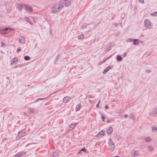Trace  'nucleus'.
<instances>
[{"label": "nucleus", "instance_id": "nucleus-1", "mask_svg": "<svg viewBox=\"0 0 157 157\" xmlns=\"http://www.w3.org/2000/svg\"><path fill=\"white\" fill-rule=\"evenodd\" d=\"M13 30V29L9 28H6L0 30V33L3 35L8 34L11 31Z\"/></svg>", "mask_w": 157, "mask_h": 157}, {"label": "nucleus", "instance_id": "nucleus-2", "mask_svg": "<svg viewBox=\"0 0 157 157\" xmlns=\"http://www.w3.org/2000/svg\"><path fill=\"white\" fill-rule=\"evenodd\" d=\"M108 140L109 149L110 151H113L114 150L115 147V144L110 138H109Z\"/></svg>", "mask_w": 157, "mask_h": 157}, {"label": "nucleus", "instance_id": "nucleus-3", "mask_svg": "<svg viewBox=\"0 0 157 157\" xmlns=\"http://www.w3.org/2000/svg\"><path fill=\"white\" fill-rule=\"evenodd\" d=\"M26 135L25 130H22L18 132V135L16 137V140H18L20 138H21Z\"/></svg>", "mask_w": 157, "mask_h": 157}, {"label": "nucleus", "instance_id": "nucleus-4", "mask_svg": "<svg viewBox=\"0 0 157 157\" xmlns=\"http://www.w3.org/2000/svg\"><path fill=\"white\" fill-rule=\"evenodd\" d=\"M63 7V6L61 5L59 6H54L52 8V11L54 13H56L59 11Z\"/></svg>", "mask_w": 157, "mask_h": 157}, {"label": "nucleus", "instance_id": "nucleus-5", "mask_svg": "<svg viewBox=\"0 0 157 157\" xmlns=\"http://www.w3.org/2000/svg\"><path fill=\"white\" fill-rule=\"evenodd\" d=\"M144 24L145 26L148 28H151L152 27L150 21L148 20H146L145 21Z\"/></svg>", "mask_w": 157, "mask_h": 157}, {"label": "nucleus", "instance_id": "nucleus-6", "mask_svg": "<svg viewBox=\"0 0 157 157\" xmlns=\"http://www.w3.org/2000/svg\"><path fill=\"white\" fill-rule=\"evenodd\" d=\"M139 155L138 151L132 150L131 153V155L133 157H135Z\"/></svg>", "mask_w": 157, "mask_h": 157}, {"label": "nucleus", "instance_id": "nucleus-7", "mask_svg": "<svg viewBox=\"0 0 157 157\" xmlns=\"http://www.w3.org/2000/svg\"><path fill=\"white\" fill-rule=\"evenodd\" d=\"M26 154V152H19L16 154L15 155V157H21L25 155Z\"/></svg>", "mask_w": 157, "mask_h": 157}, {"label": "nucleus", "instance_id": "nucleus-8", "mask_svg": "<svg viewBox=\"0 0 157 157\" xmlns=\"http://www.w3.org/2000/svg\"><path fill=\"white\" fill-rule=\"evenodd\" d=\"M104 134V132L103 131H101L97 134L96 136L98 138H101Z\"/></svg>", "mask_w": 157, "mask_h": 157}, {"label": "nucleus", "instance_id": "nucleus-9", "mask_svg": "<svg viewBox=\"0 0 157 157\" xmlns=\"http://www.w3.org/2000/svg\"><path fill=\"white\" fill-rule=\"evenodd\" d=\"M78 124V123H75L70 125L69 127V130H71L72 129L75 128V127Z\"/></svg>", "mask_w": 157, "mask_h": 157}, {"label": "nucleus", "instance_id": "nucleus-10", "mask_svg": "<svg viewBox=\"0 0 157 157\" xmlns=\"http://www.w3.org/2000/svg\"><path fill=\"white\" fill-rule=\"evenodd\" d=\"M25 8L28 11L32 12L33 11L32 7L30 6L27 5H25Z\"/></svg>", "mask_w": 157, "mask_h": 157}, {"label": "nucleus", "instance_id": "nucleus-11", "mask_svg": "<svg viewBox=\"0 0 157 157\" xmlns=\"http://www.w3.org/2000/svg\"><path fill=\"white\" fill-rule=\"evenodd\" d=\"M113 131V128L112 127H109L106 131L107 133L108 134H111Z\"/></svg>", "mask_w": 157, "mask_h": 157}, {"label": "nucleus", "instance_id": "nucleus-12", "mask_svg": "<svg viewBox=\"0 0 157 157\" xmlns=\"http://www.w3.org/2000/svg\"><path fill=\"white\" fill-rule=\"evenodd\" d=\"M70 99V97L66 96L63 99V101L65 103H67L68 101Z\"/></svg>", "mask_w": 157, "mask_h": 157}, {"label": "nucleus", "instance_id": "nucleus-13", "mask_svg": "<svg viewBox=\"0 0 157 157\" xmlns=\"http://www.w3.org/2000/svg\"><path fill=\"white\" fill-rule=\"evenodd\" d=\"M111 68V67L110 66H108L104 70L103 73L104 74H105L107 73L108 71Z\"/></svg>", "mask_w": 157, "mask_h": 157}, {"label": "nucleus", "instance_id": "nucleus-14", "mask_svg": "<svg viewBox=\"0 0 157 157\" xmlns=\"http://www.w3.org/2000/svg\"><path fill=\"white\" fill-rule=\"evenodd\" d=\"M129 117L130 119H132L133 120L135 119V116L132 113L130 114Z\"/></svg>", "mask_w": 157, "mask_h": 157}, {"label": "nucleus", "instance_id": "nucleus-15", "mask_svg": "<svg viewBox=\"0 0 157 157\" xmlns=\"http://www.w3.org/2000/svg\"><path fill=\"white\" fill-rule=\"evenodd\" d=\"M81 104H79L76 106V108L75 109V111H77L80 109H81Z\"/></svg>", "mask_w": 157, "mask_h": 157}, {"label": "nucleus", "instance_id": "nucleus-16", "mask_svg": "<svg viewBox=\"0 0 157 157\" xmlns=\"http://www.w3.org/2000/svg\"><path fill=\"white\" fill-rule=\"evenodd\" d=\"M152 131L153 132H155L157 131V127L155 126H152Z\"/></svg>", "mask_w": 157, "mask_h": 157}, {"label": "nucleus", "instance_id": "nucleus-17", "mask_svg": "<svg viewBox=\"0 0 157 157\" xmlns=\"http://www.w3.org/2000/svg\"><path fill=\"white\" fill-rule=\"evenodd\" d=\"M133 40V44L135 45H139V42L138 40Z\"/></svg>", "mask_w": 157, "mask_h": 157}, {"label": "nucleus", "instance_id": "nucleus-18", "mask_svg": "<svg viewBox=\"0 0 157 157\" xmlns=\"http://www.w3.org/2000/svg\"><path fill=\"white\" fill-rule=\"evenodd\" d=\"M17 61V59L16 58H14L13 60L11 61V64H13L15 63Z\"/></svg>", "mask_w": 157, "mask_h": 157}, {"label": "nucleus", "instance_id": "nucleus-19", "mask_svg": "<svg viewBox=\"0 0 157 157\" xmlns=\"http://www.w3.org/2000/svg\"><path fill=\"white\" fill-rule=\"evenodd\" d=\"M117 60L118 61H121L122 60V57L120 55H117Z\"/></svg>", "mask_w": 157, "mask_h": 157}, {"label": "nucleus", "instance_id": "nucleus-20", "mask_svg": "<svg viewBox=\"0 0 157 157\" xmlns=\"http://www.w3.org/2000/svg\"><path fill=\"white\" fill-rule=\"evenodd\" d=\"M17 8L19 10H21L23 8V6L20 4H18L17 5Z\"/></svg>", "mask_w": 157, "mask_h": 157}, {"label": "nucleus", "instance_id": "nucleus-21", "mask_svg": "<svg viewBox=\"0 0 157 157\" xmlns=\"http://www.w3.org/2000/svg\"><path fill=\"white\" fill-rule=\"evenodd\" d=\"M148 151H152L153 150V148L151 146H149L147 148Z\"/></svg>", "mask_w": 157, "mask_h": 157}, {"label": "nucleus", "instance_id": "nucleus-22", "mask_svg": "<svg viewBox=\"0 0 157 157\" xmlns=\"http://www.w3.org/2000/svg\"><path fill=\"white\" fill-rule=\"evenodd\" d=\"M29 110L31 112L33 113L35 112V109H34L32 108H29Z\"/></svg>", "mask_w": 157, "mask_h": 157}, {"label": "nucleus", "instance_id": "nucleus-23", "mask_svg": "<svg viewBox=\"0 0 157 157\" xmlns=\"http://www.w3.org/2000/svg\"><path fill=\"white\" fill-rule=\"evenodd\" d=\"M151 140V139L149 137H147L145 139V141L147 142H150Z\"/></svg>", "mask_w": 157, "mask_h": 157}, {"label": "nucleus", "instance_id": "nucleus-24", "mask_svg": "<svg viewBox=\"0 0 157 157\" xmlns=\"http://www.w3.org/2000/svg\"><path fill=\"white\" fill-rule=\"evenodd\" d=\"M53 157H58V155L57 152H55L53 153Z\"/></svg>", "mask_w": 157, "mask_h": 157}, {"label": "nucleus", "instance_id": "nucleus-25", "mask_svg": "<svg viewBox=\"0 0 157 157\" xmlns=\"http://www.w3.org/2000/svg\"><path fill=\"white\" fill-rule=\"evenodd\" d=\"M24 59L26 60H29L30 59V58L29 56H26L24 57Z\"/></svg>", "mask_w": 157, "mask_h": 157}, {"label": "nucleus", "instance_id": "nucleus-26", "mask_svg": "<svg viewBox=\"0 0 157 157\" xmlns=\"http://www.w3.org/2000/svg\"><path fill=\"white\" fill-rule=\"evenodd\" d=\"M150 114L153 116L156 115L155 113L154 112V110L150 112Z\"/></svg>", "mask_w": 157, "mask_h": 157}, {"label": "nucleus", "instance_id": "nucleus-27", "mask_svg": "<svg viewBox=\"0 0 157 157\" xmlns=\"http://www.w3.org/2000/svg\"><path fill=\"white\" fill-rule=\"evenodd\" d=\"M71 4V2L69 1H67L65 2V5L67 6H68Z\"/></svg>", "mask_w": 157, "mask_h": 157}, {"label": "nucleus", "instance_id": "nucleus-28", "mask_svg": "<svg viewBox=\"0 0 157 157\" xmlns=\"http://www.w3.org/2000/svg\"><path fill=\"white\" fill-rule=\"evenodd\" d=\"M99 113L101 115L102 121H104L105 117L101 112H99Z\"/></svg>", "mask_w": 157, "mask_h": 157}, {"label": "nucleus", "instance_id": "nucleus-29", "mask_svg": "<svg viewBox=\"0 0 157 157\" xmlns=\"http://www.w3.org/2000/svg\"><path fill=\"white\" fill-rule=\"evenodd\" d=\"M46 98H39L36 100V101H35L34 102H36L38 101L41 100H44V99H46Z\"/></svg>", "mask_w": 157, "mask_h": 157}, {"label": "nucleus", "instance_id": "nucleus-30", "mask_svg": "<svg viewBox=\"0 0 157 157\" xmlns=\"http://www.w3.org/2000/svg\"><path fill=\"white\" fill-rule=\"evenodd\" d=\"M84 38V36L83 35H80L78 37L79 39H82Z\"/></svg>", "mask_w": 157, "mask_h": 157}, {"label": "nucleus", "instance_id": "nucleus-31", "mask_svg": "<svg viewBox=\"0 0 157 157\" xmlns=\"http://www.w3.org/2000/svg\"><path fill=\"white\" fill-rule=\"evenodd\" d=\"M107 60L106 59H104L102 61L101 63L100 62L99 63V65H100L101 64L105 62L106 60Z\"/></svg>", "mask_w": 157, "mask_h": 157}, {"label": "nucleus", "instance_id": "nucleus-32", "mask_svg": "<svg viewBox=\"0 0 157 157\" xmlns=\"http://www.w3.org/2000/svg\"><path fill=\"white\" fill-rule=\"evenodd\" d=\"M152 15L154 16H157V12H156L152 14Z\"/></svg>", "mask_w": 157, "mask_h": 157}, {"label": "nucleus", "instance_id": "nucleus-33", "mask_svg": "<svg viewBox=\"0 0 157 157\" xmlns=\"http://www.w3.org/2000/svg\"><path fill=\"white\" fill-rule=\"evenodd\" d=\"M116 137L117 138V139L118 141H119L120 140V136L119 135H116Z\"/></svg>", "mask_w": 157, "mask_h": 157}, {"label": "nucleus", "instance_id": "nucleus-34", "mask_svg": "<svg viewBox=\"0 0 157 157\" xmlns=\"http://www.w3.org/2000/svg\"><path fill=\"white\" fill-rule=\"evenodd\" d=\"M25 40H19V42L21 43H24Z\"/></svg>", "mask_w": 157, "mask_h": 157}, {"label": "nucleus", "instance_id": "nucleus-35", "mask_svg": "<svg viewBox=\"0 0 157 157\" xmlns=\"http://www.w3.org/2000/svg\"><path fill=\"white\" fill-rule=\"evenodd\" d=\"M100 102V101H99L98 102V103L96 105V107H99V105Z\"/></svg>", "mask_w": 157, "mask_h": 157}, {"label": "nucleus", "instance_id": "nucleus-36", "mask_svg": "<svg viewBox=\"0 0 157 157\" xmlns=\"http://www.w3.org/2000/svg\"><path fill=\"white\" fill-rule=\"evenodd\" d=\"M86 149L85 148H82L81 151H86Z\"/></svg>", "mask_w": 157, "mask_h": 157}, {"label": "nucleus", "instance_id": "nucleus-37", "mask_svg": "<svg viewBox=\"0 0 157 157\" xmlns=\"http://www.w3.org/2000/svg\"><path fill=\"white\" fill-rule=\"evenodd\" d=\"M127 54L126 53H124L123 55V57H125L127 56Z\"/></svg>", "mask_w": 157, "mask_h": 157}, {"label": "nucleus", "instance_id": "nucleus-38", "mask_svg": "<svg viewBox=\"0 0 157 157\" xmlns=\"http://www.w3.org/2000/svg\"><path fill=\"white\" fill-rule=\"evenodd\" d=\"M5 46V44L4 43H2V45H1L2 47H4Z\"/></svg>", "mask_w": 157, "mask_h": 157}, {"label": "nucleus", "instance_id": "nucleus-39", "mask_svg": "<svg viewBox=\"0 0 157 157\" xmlns=\"http://www.w3.org/2000/svg\"><path fill=\"white\" fill-rule=\"evenodd\" d=\"M21 51V49L20 48H18L17 49V52H19Z\"/></svg>", "mask_w": 157, "mask_h": 157}, {"label": "nucleus", "instance_id": "nucleus-40", "mask_svg": "<svg viewBox=\"0 0 157 157\" xmlns=\"http://www.w3.org/2000/svg\"><path fill=\"white\" fill-rule=\"evenodd\" d=\"M154 112L155 113V115L157 114V109H155L154 110Z\"/></svg>", "mask_w": 157, "mask_h": 157}, {"label": "nucleus", "instance_id": "nucleus-41", "mask_svg": "<svg viewBox=\"0 0 157 157\" xmlns=\"http://www.w3.org/2000/svg\"><path fill=\"white\" fill-rule=\"evenodd\" d=\"M128 117V115L127 114H125L124 115V117L125 118H127Z\"/></svg>", "mask_w": 157, "mask_h": 157}, {"label": "nucleus", "instance_id": "nucleus-42", "mask_svg": "<svg viewBox=\"0 0 157 157\" xmlns=\"http://www.w3.org/2000/svg\"><path fill=\"white\" fill-rule=\"evenodd\" d=\"M105 108L106 109H108L109 107H108V105H106V106H105Z\"/></svg>", "mask_w": 157, "mask_h": 157}, {"label": "nucleus", "instance_id": "nucleus-43", "mask_svg": "<svg viewBox=\"0 0 157 157\" xmlns=\"http://www.w3.org/2000/svg\"><path fill=\"white\" fill-rule=\"evenodd\" d=\"M132 40H128V42H132Z\"/></svg>", "mask_w": 157, "mask_h": 157}, {"label": "nucleus", "instance_id": "nucleus-44", "mask_svg": "<svg viewBox=\"0 0 157 157\" xmlns=\"http://www.w3.org/2000/svg\"><path fill=\"white\" fill-rule=\"evenodd\" d=\"M147 72H150V71H150V70H147Z\"/></svg>", "mask_w": 157, "mask_h": 157}, {"label": "nucleus", "instance_id": "nucleus-45", "mask_svg": "<svg viewBox=\"0 0 157 157\" xmlns=\"http://www.w3.org/2000/svg\"><path fill=\"white\" fill-rule=\"evenodd\" d=\"M144 0H141V2H144Z\"/></svg>", "mask_w": 157, "mask_h": 157}, {"label": "nucleus", "instance_id": "nucleus-46", "mask_svg": "<svg viewBox=\"0 0 157 157\" xmlns=\"http://www.w3.org/2000/svg\"><path fill=\"white\" fill-rule=\"evenodd\" d=\"M114 157H119L118 156L116 155V156H114Z\"/></svg>", "mask_w": 157, "mask_h": 157}, {"label": "nucleus", "instance_id": "nucleus-47", "mask_svg": "<svg viewBox=\"0 0 157 157\" xmlns=\"http://www.w3.org/2000/svg\"><path fill=\"white\" fill-rule=\"evenodd\" d=\"M29 145V144H27L26 146V147H27Z\"/></svg>", "mask_w": 157, "mask_h": 157}, {"label": "nucleus", "instance_id": "nucleus-48", "mask_svg": "<svg viewBox=\"0 0 157 157\" xmlns=\"http://www.w3.org/2000/svg\"><path fill=\"white\" fill-rule=\"evenodd\" d=\"M18 65L16 66L15 67H16H16H18Z\"/></svg>", "mask_w": 157, "mask_h": 157}, {"label": "nucleus", "instance_id": "nucleus-49", "mask_svg": "<svg viewBox=\"0 0 157 157\" xmlns=\"http://www.w3.org/2000/svg\"><path fill=\"white\" fill-rule=\"evenodd\" d=\"M58 56H59V57H60V56H59V55L58 56H57V57L58 58Z\"/></svg>", "mask_w": 157, "mask_h": 157}, {"label": "nucleus", "instance_id": "nucleus-50", "mask_svg": "<svg viewBox=\"0 0 157 157\" xmlns=\"http://www.w3.org/2000/svg\"><path fill=\"white\" fill-rule=\"evenodd\" d=\"M109 122V121H107L108 122Z\"/></svg>", "mask_w": 157, "mask_h": 157}]
</instances>
